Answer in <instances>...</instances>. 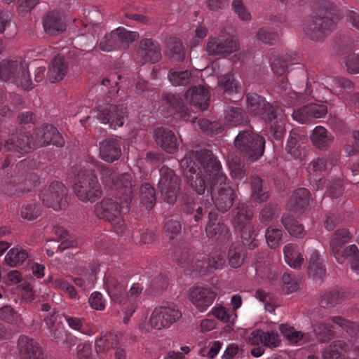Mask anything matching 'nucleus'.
Segmentation results:
<instances>
[{"mask_svg": "<svg viewBox=\"0 0 359 359\" xmlns=\"http://www.w3.org/2000/svg\"><path fill=\"white\" fill-rule=\"evenodd\" d=\"M187 184L196 194L210 192L217 210L224 213L232 207L235 193L229 180L222 171V165L212 151L205 149L191 151L180 162Z\"/></svg>", "mask_w": 359, "mask_h": 359, "instance_id": "nucleus-1", "label": "nucleus"}, {"mask_svg": "<svg viewBox=\"0 0 359 359\" xmlns=\"http://www.w3.org/2000/svg\"><path fill=\"white\" fill-rule=\"evenodd\" d=\"M132 175L125 172L118 174L110 168H102L101 180L106 187L114 191L116 199L106 198L95 205V213L99 218L111 223L117 234L130 233L122 217L124 210H128L133 198Z\"/></svg>", "mask_w": 359, "mask_h": 359, "instance_id": "nucleus-2", "label": "nucleus"}, {"mask_svg": "<svg viewBox=\"0 0 359 359\" xmlns=\"http://www.w3.org/2000/svg\"><path fill=\"white\" fill-rule=\"evenodd\" d=\"M175 257L181 267L197 276L205 275L213 269H222L226 262L225 252L219 250L210 252L206 258L203 254L193 257L189 250L184 249L180 253L176 252Z\"/></svg>", "mask_w": 359, "mask_h": 359, "instance_id": "nucleus-3", "label": "nucleus"}, {"mask_svg": "<svg viewBox=\"0 0 359 359\" xmlns=\"http://www.w3.org/2000/svg\"><path fill=\"white\" fill-rule=\"evenodd\" d=\"M32 164L29 160L20 161L16 164L14 175L1 182L0 191L9 196H20L30 191L39 180L38 175L32 169Z\"/></svg>", "mask_w": 359, "mask_h": 359, "instance_id": "nucleus-4", "label": "nucleus"}, {"mask_svg": "<svg viewBox=\"0 0 359 359\" xmlns=\"http://www.w3.org/2000/svg\"><path fill=\"white\" fill-rule=\"evenodd\" d=\"M91 166L100 168V170L102 168H106L102 165L100 167L99 162L93 161L91 163H86V165L79 169L75 175L73 188L77 197L82 201L93 202L100 198L102 194L100 184L95 173V170Z\"/></svg>", "mask_w": 359, "mask_h": 359, "instance_id": "nucleus-5", "label": "nucleus"}, {"mask_svg": "<svg viewBox=\"0 0 359 359\" xmlns=\"http://www.w3.org/2000/svg\"><path fill=\"white\" fill-rule=\"evenodd\" d=\"M0 79L14 83L25 91H29L34 87L30 78L29 64L22 57L0 62Z\"/></svg>", "mask_w": 359, "mask_h": 359, "instance_id": "nucleus-6", "label": "nucleus"}, {"mask_svg": "<svg viewBox=\"0 0 359 359\" xmlns=\"http://www.w3.org/2000/svg\"><path fill=\"white\" fill-rule=\"evenodd\" d=\"M352 233L347 229H337L331 241L330 249L332 254L337 262L343 264L348 260L351 264V269L356 273H359V250L356 245L353 244L344 249L342 246L349 242Z\"/></svg>", "mask_w": 359, "mask_h": 359, "instance_id": "nucleus-7", "label": "nucleus"}, {"mask_svg": "<svg viewBox=\"0 0 359 359\" xmlns=\"http://www.w3.org/2000/svg\"><path fill=\"white\" fill-rule=\"evenodd\" d=\"M233 145L243 157L255 161L264 154L265 140L252 128H248L238 133Z\"/></svg>", "mask_w": 359, "mask_h": 359, "instance_id": "nucleus-8", "label": "nucleus"}, {"mask_svg": "<svg viewBox=\"0 0 359 359\" xmlns=\"http://www.w3.org/2000/svg\"><path fill=\"white\" fill-rule=\"evenodd\" d=\"M337 20V17L327 9L319 10L316 16L305 23L304 32L311 40H323L335 28Z\"/></svg>", "mask_w": 359, "mask_h": 359, "instance_id": "nucleus-9", "label": "nucleus"}, {"mask_svg": "<svg viewBox=\"0 0 359 359\" xmlns=\"http://www.w3.org/2000/svg\"><path fill=\"white\" fill-rule=\"evenodd\" d=\"M330 323L317 322L313 325V331L320 342L330 340L337 333V330L345 331L351 337L359 334V324L343 318L341 316L332 317Z\"/></svg>", "mask_w": 359, "mask_h": 359, "instance_id": "nucleus-10", "label": "nucleus"}, {"mask_svg": "<svg viewBox=\"0 0 359 359\" xmlns=\"http://www.w3.org/2000/svg\"><path fill=\"white\" fill-rule=\"evenodd\" d=\"M339 161V156L335 153H330L323 157L313 159L307 167L310 182L316 190L325 187L326 180L320 177L335 166Z\"/></svg>", "mask_w": 359, "mask_h": 359, "instance_id": "nucleus-11", "label": "nucleus"}, {"mask_svg": "<svg viewBox=\"0 0 359 359\" xmlns=\"http://www.w3.org/2000/svg\"><path fill=\"white\" fill-rule=\"evenodd\" d=\"M91 114L103 124H108L111 128L116 129L123 125L127 117L126 107L124 104L105 103L99 104L92 110Z\"/></svg>", "mask_w": 359, "mask_h": 359, "instance_id": "nucleus-12", "label": "nucleus"}, {"mask_svg": "<svg viewBox=\"0 0 359 359\" xmlns=\"http://www.w3.org/2000/svg\"><path fill=\"white\" fill-rule=\"evenodd\" d=\"M246 99L248 109L252 116H258L265 121L281 118L280 112L283 109L277 104L266 102L262 96L256 93H248Z\"/></svg>", "mask_w": 359, "mask_h": 359, "instance_id": "nucleus-13", "label": "nucleus"}, {"mask_svg": "<svg viewBox=\"0 0 359 359\" xmlns=\"http://www.w3.org/2000/svg\"><path fill=\"white\" fill-rule=\"evenodd\" d=\"M159 175L158 189L164 201L173 204L180 191V178L173 170L165 165L160 168Z\"/></svg>", "mask_w": 359, "mask_h": 359, "instance_id": "nucleus-14", "label": "nucleus"}, {"mask_svg": "<svg viewBox=\"0 0 359 359\" xmlns=\"http://www.w3.org/2000/svg\"><path fill=\"white\" fill-rule=\"evenodd\" d=\"M181 317V311L175 305L161 306L152 311L149 323L151 328L160 330L170 327Z\"/></svg>", "mask_w": 359, "mask_h": 359, "instance_id": "nucleus-15", "label": "nucleus"}, {"mask_svg": "<svg viewBox=\"0 0 359 359\" xmlns=\"http://www.w3.org/2000/svg\"><path fill=\"white\" fill-rule=\"evenodd\" d=\"M43 203L55 210L65 209L67 206V190L60 182H53L48 188L39 195Z\"/></svg>", "mask_w": 359, "mask_h": 359, "instance_id": "nucleus-16", "label": "nucleus"}, {"mask_svg": "<svg viewBox=\"0 0 359 359\" xmlns=\"http://www.w3.org/2000/svg\"><path fill=\"white\" fill-rule=\"evenodd\" d=\"M314 82L323 85L331 93L343 99L348 94L346 92L354 88V84L350 79L339 76L318 74Z\"/></svg>", "mask_w": 359, "mask_h": 359, "instance_id": "nucleus-17", "label": "nucleus"}, {"mask_svg": "<svg viewBox=\"0 0 359 359\" xmlns=\"http://www.w3.org/2000/svg\"><path fill=\"white\" fill-rule=\"evenodd\" d=\"M238 48L236 41L232 36L220 35L210 37L206 46V51L211 55L226 57Z\"/></svg>", "mask_w": 359, "mask_h": 359, "instance_id": "nucleus-18", "label": "nucleus"}, {"mask_svg": "<svg viewBox=\"0 0 359 359\" xmlns=\"http://www.w3.org/2000/svg\"><path fill=\"white\" fill-rule=\"evenodd\" d=\"M217 217L218 215L215 210L210 211L205 233L208 238H215L222 244L229 241L231 233L226 224L220 222H217Z\"/></svg>", "mask_w": 359, "mask_h": 359, "instance_id": "nucleus-19", "label": "nucleus"}, {"mask_svg": "<svg viewBox=\"0 0 359 359\" xmlns=\"http://www.w3.org/2000/svg\"><path fill=\"white\" fill-rule=\"evenodd\" d=\"M216 297V292L209 287H196L189 292L191 302L201 313L205 312L212 304Z\"/></svg>", "mask_w": 359, "mask_h": 359, "instance_id": "nucleus-20", "label": "nucleus"}, {"mask_svg": "<svg viewBox=\"0 0 359 359\" xmlns=\"http://www.w3.org/2000/svg\"><path fill=\"white\" fill-rule=\"evenodd\" d=\"M327 113L325 104L310 103L294 110L292 116L294 120L300 123H306L313 118L324 117Z\"/></svg>", "mask_w": 359, "mask_h": 359, "instance_id": "nucleus-21", "label": "nucleus"}, {"mask_svg": "<svg viewBox=\"0 0 359 359\" xmlns=\"http://www.w3.org/2000/svg\"><path fill=\"white\" fill-rule=\"evenodd\" d=\"M32 139L28 133L19 130L8 137L5 142L4 148L7 151L21 154L29 152L34 146Z\"/></svg>", "mask_w": 359, "mask_h": 359, "instance_id": "nucleus-22", "label": "nucleus"}, {"mask_svg": "<svg viewBox=\"0 0 359 359\" xmlns=\"http://www.w3.org/2000/svg\"><path fill=\"white\" fill-rule=\"evenodd\" d=\"M36 141L42 147L50 144L61 147L65 144V140L57 129L52 125L46 124L37 129L34 133Z\"/></svg>", "mask_w": 359, "mask_h": 359, "instance_id": "nucleus-23", "label": "nucleus"}, {"mask_svg": "<svg viewBox=\"0 0 359 359\" xmlns=\"http://www.w3.org/2000/svg\"><path fill=\"white\" fill-rule=\"evenodd\" d=\"M104 286L112 302L118 304H126L128 294L127 284L125 282H119L113 276H105Z\"/></svg>", "mask_w": 359, "mask_h": 359, "instance_id": "nucleus-24", "label": "nucleus"}, {"mask_svg": "<svg viewBox=\"0 0 359 359\" xmlns=\"http://www.w3.org/2000/svg\"><path fill=\"white\" fill-rule=\"evenodd\" d=\"M18 348L21 359H46L39 344L27 336L19 337Z\"/></svg>", "mask_w": 359, "mask_h": 359, "instance_id": "nucleus-25", "label": "nucleus"}, {"mask_svg": "<svg viewBox=\"0 0 359 359\" xmlns=\"http://www.w3.org/2000/svg\"><path fill=\"white\" fill-rule=\"evenodd\" d=\"M155 142L168 153L173 154L178 149V142L174 133L168 128L158 127L154 133Z\"/></svg>", "mask_w": 359, "mask_h": 359, "instance_id": "nucleus-26", "label": "nucleus"}, {"mask_svg": "<svg viewBox=\"0 0 359 359\" xmlns=\"http://www.w3.org/2000/svg\"><path fill=\"white\" fill-rule=\"evenodd\" d=\"M138 56L141 57L142 64L147 62L155 63L161 57L160 47L151 39H144L140 43Z\"/></svg>", "mask_w": 359, "mask_h": 359, "instance_id": "nucleus-27", "label": "nucleus"}, {"mask_svg": "<svg viewBox=\"0 0 359 359\" xmlns=\"http://www.w3.org/2000/svg\"><path fill=\"white\" fill-rule=\"evenodd\" d=\"M187 100L201 111L205 110L209 104V91L201 85L191 87L185 94Z\"/></svg>", "mask_w": 359, "mask_h": 359, "instance_id": "nucleus-28", "label": "nucleus"}, {"mask_svg": "<svg viewBox=\"0 0 359 359\" xmlns=\"http://www.w3.org/2000/svg\"><path fill=\"white\" fill-rule=\"evenodd\" d=\"M100 157L106 162H114L121 155L119 140L116 138H107L99 144Z\"/></svg>", "mask_w": 359, "mask_h": 359, "instance_id": "nucleus-29", "label": "nucleus"}, {"mask_svg": "<svg viewBox=\"0 0 359 359\" xmlns=\"http://www.w3.org/2000/svg\"><path fill=\"white\" fill-rule=\"evenodd\" d=\"M43 25L45 32L49 35H56L66 29L64 18L57 11L48 13L43 20Z\"/></svg>", "mask_w": 359, "mask_h": 359, "instance_id": "nucleus-30", "label": "nucleus"}, {"mask_svg": "<svg viewBox=\"0 0 359 359\" xmlns=\"http://www.w3.org/2000/svg\"><path fill=\"white\" fill-rule=\"evenodd\" d=\"M90 269L81 268L76 270V273L79 277H72L71 279L74 283L78 287L85 290L87 286L93 283L96 279V275L99 271V266L96 264H90Z\"/></svg>", "mask_w": 359, "mask_h": 359, "instance_id": "nucleus-31", "label": "nucleus"}, {"mask_svg": "<svg viewBox=\"0 0 359 359\" xmlns=\"http://www.w3.org/2000/svg\"><path fill=\"white\" fill-rule=\"evenodd\" d=\"M62 317L71 330L87 336H92L95 334L93 325L86 318L71 316L65 313H62Z\"/></svg>", "mask_w": 359, "mask_h": 359, "instance_id": "nucleus-32", "label": "nucleus"}, {"mask_svg": "<svg viewBox=\"0 0 359 359\" xmlns=\"http://www.w3.org/2000/svg\"><path fill=\"white\" fill-rule=\"evenodd\" d=\"M68 71V66L65 57L58 54L50 65L48 77L51 83L60 81L64 79Z\"/></svg>", "mask_w": 359, "mask_h": 359, "instance_id": "nucleus-33", "label": "nucleus"}, {"mask_svg": "<svg viewBox=\"0 0 359 359\" xmlns=\"http://www.w3.org/2000/svg\"><path fill=\"white\" fill-rule=\"evenodd\" d=\"M252 210L250 206L244 202H239L236 205L235 215L233 218V225L236 229L241 228L248 224H252Z\"/></svg>", "mask_w": 359, "mask_h": 359, "instance_id": "nucleus-34", "label": "nucleus"}, {"mask_svg": "<svg viewBox=\"0 0 359 359\" xmlns=\"http://www.w3.org/2000/svg\"><path fill=\"white\" fill-rule=\"evenodd\" d=\"M311 140L316 148L326 150L332 143L334 137L326 128L319 126L313 130Z\"/></svg>", "mask_w": 359, "mask_h": 359, "instance_id": "nucleus-35", "label": "nucleus"}, {"mask_svg": "<svg viewBox=\"0 0 359 359\" xmlns=\"http://www.w3.org/2000/svg\"><path fill=\"white\" fill-rule=\"evenodd\" d=\"M224 120L231 126H240L248 123V117L240 107L228 106L224 111Z\"/></svg>", "mask_w": 359, "mask_h": 359, "instance_id": "nucleus-36", "label": "nucleus"}, {"mask_svg": "<svg viewBox=\"0 0 359 359\" xmlns=\"http://www.w3.org/2000/svg\"><path fill=\"white\" fill-rule=\"evenodd\" d=\"M285 262L293 269L301 267L304 258L299 247L293 243L287 244L283 248Z\"/></svg>", "mask_w": 359, "mask_h": 359, "instance_id": "nucleus-37", "label": "nucleus"}, {"mask_svg": "<svg viewBox=\"0 0 359 359\" xmlns=\"http://www.w3.org/2000/svg\"><path fill=\"white\" fill-rule=\"evenodd\" d=\"M310 202V192L306 188L296 189L291 196L288 205L294 210H302Z\"/></svg>", "mask_w": 359, "mask_h": 359, "instance_id": "nucleus-38", "label": "nucleus"}, {"mask_svg": "<svg viewBox=\"0 0 359 359\" xmlns=\"http://www.w3.org/2000/svg\"><path fill=\"white\" fill-rule=\"evenodd\" d=\"M308 271L310 276L314 278H320L325 273V267L320 259L317 250H310Z\"/></svg>", "mask_w": 359, "mask_h": 359, "instance_id": "nucleus-39", "label": "nucleus"}, {"mask_svg": "<svg viewBox=\"0 0 359 359\" xmlns=\"http://www.w3.org/2000/svg\"><path fill=\"white\" fill-rule=\"evenodd\" d=\"M281 223L288 233L293 237L302 238L306 235V231L302 224H299L290 214H284L281 218Z\"/></svg>", "mask_w": 359, "mask_h": 359, "instance_id": "nucleus-40", "label": "nucleus"}, {"mask_svg": "<svg viewBox=\"0 0 359 359\" xmlns=\"http://www.w3.org/2000/svg\"><path fill=\"white\" fill-rule=\"evenodd\" d=\"M163 100L170 105L172 110L180 115L184 121H188L191 116L188 107L184 105L179 97L173 94H165Z\"/></svg>", "mask_w": 359, "mask_h": 359, "instance_id": "nucleus-41", "label": "nucleus"}, {"mask_svg": "<svg viewBox=\"0 0 359 359\" xmlns=\"http://www.w3.org/2000/svg\"><path fill=\"white\" fill-rule=\"evenodd\" d=\"M29 257L28 252L22 248H11L5 256V262L11 267L22 265Z\"/></svg>", "mask_w": 359, "mask_h": 359, "instance_id": "nucleus-42", "label": "nucleus"}, {"mask_svg": "<svg viewBox=\"0 0 359 359\" xmlns=\"http://www.w3.org/2000/svg\"><path fill=\"white\" fill-rule=\"evenodd\" d=\"M118 343L117 335L109 332L96 339L95 347L97 353H104L116 348Z\"/></svg>", "mask_w": 359, "mask_h": 359, "instance_id": "nucleus-43", "label": "nucleus"}, {"mask_svg": "<svg viewBox=\"0 0 359 359\" xmlns=\"http://www.w3.org/2000/svg\"><path fill=\"white\" fill-rule=\"evenodd\" d=\"M271 60V69L278 76L284 75L290 65L297 62V60L292 58L290 55H287L284 57L273 55Z\"/></svg>", "mask_w": 359, "mask_h": 359, "instance_id": "nucleus-44", "label": "nucleus"}, {"mask_svg": "<svg viewBox=\"0 0 359 359\" xmlns=\"http://www.w3.org/2000/svg\"><path fill=\"white\" fill-rule=\"evenodd\" d=\"M252 196L254 200L262 203L269 198L266 187L264 186L263 180L258 176H252L250 180Z\"/></svg>", "mask_w": 359, "mask_h": 359, "instance_id": "nucleus-45", "label": "nucleus"}, {"mask_svg": "<svg viewBox=\"0 0 359 359\" xmlns=\"http://www.w3.org/2000/svg\"><path fill=\"white\" fill-rule=\"evenodd\" d=\"M347 344L341 340L334 341L323 353V359H344Z\"/></svg>", "mask_w": 359, "mask_h": 359, "instance_id": "nucleus-46", "label": "nucleus"}, {"mask_svg": "<svg viewBox=\"0 0 359 359\" xmlns=\"http://www.w3.org/2000/svg\"><path fill=\"white\" fill-rule=\"evenodd\" d=\"M140 197L141 203L145 206L147 210L154 208L156 202L155 189L149 183L142 184L140 189Z\"/></svg>", "mask_w": 359, "mask_h": 359, "instance_id": "nucleus-47", "label": "nucleus"}, {"mask_svg": "<svg viewBox=\"0 0 359 359\" xmlns=\"http://www.w3.org/2000/svg\"><path fill=\"white\" fill-rule=\"evenodd\" d=\"M121 79V75L112 74L109 77L104 79L102 81L101 90L106 93L107 98L111 100L116 97L119 90L118 80Z\"/></svg>", "mask_w": 359, "mask_h": 359, "instance_id": "nucleus-48", "label": "nucleus"}, {"mask_svg": "<svg viewBox=\"0 0 359 359\" xmlns=\"http://www.w3.org/2000/svg\"><path fill=\"white\" fill-rule=\"evenodd\" d=\"M0 320L17 327H20L23 325L21 315L12 306L8 305L0 308Z\"/></svg>", "mask_w": 359, "mask_h": 359, "instance_id": "nucleus-49", "label": "nucleus"}, {"mask_svg": "<svg viewBox=\"0 0 359 359\" xmlns=\"http://www.w3.org/2000/svg\"><path fill=\"white\" fill-rule=\"evenodd\" d=\"M302 137L303 135L296 130H292L290 133L285 149L293 158L296 159L301 156L299 141Z\"/></svg>", "mask_w": 359, "mask_h": 359, "instance_id": "nucleus-50", "label": "nucleus"}, {"mask_svg": "<svg viewBox=\"0 0 359 359\" xmlns=\"http://www.w3.org/2000/svg\"><path fill=\"white\" fill-rule=\"evenodd\" d=\"M308 80L309 79L308 78ZM311 84L309 81L306 83V87L304 90V93H297L294 90H290L288 93H285L283 95L284 101L287 106H292L294 104H299L302 103L304 100V96H309L312 93Z\"/></svg>", "mask_w": 359, "mask_h": 359, "instance_id": "nucleus-51", "label": "nucleus"}, {"mask_svg": "<svg viewBox=\"0 0 359 359\" xmlns=\"http://www.w3.org/2000/svg\"><path fill=\"white\" fill-rule=\"evenodd\" d=\"M168 77L173 86H186L191 81V73L188 70L172 69L169 71Z\"/></svg>", "mask_w": 359, "mask_h": 359, "instance_id": "nucleus-52", "label": "nucleus"}, {"mask_svg": "<svg viewBox=\"0 0 359 359\" xmlns=\"http://www.w3.org/2000/svg\"><path fill=\"white\" fill-rule=\"evenodd\" d=\"M115 32L117 34L120 49L127 48L131 43L139 37L138 32L128 31L123 27H118L115 29Z\"/></svg>", "mask_w": 359, "mask_h": 359, "instance_id": "nucleus-53", "label": "nucleus"}, {"mask_svg": "<svg viewBox=\"0 0 359 359\" xmlns=\"http://www.w3.org/2000/svg\"><path fill=\"white\" fill-rule=\"evenodd\" d=\"M198 125L203 131L210 135L220 134L224 130V126L220 122L210 121L206 118L198 119Z\"/></svg>", "mask_w": 359, "mask_h": 359, "instance_id": "nucleus-54", "label": "nucleus"}, {"mask_svg": "<svg viewBox=\"0 0 359 359\" xmlns=\"http://www.w3.org/2000/svg\"><path fill=\"white\" fill-rule=\"evenodd\" d=\"M238 229L241 232L244 245H248L250 249H254L257 246L258 241L255 239L256 233L252 224Z\"/></svg>", "mask_w": 359, "mask_h": 359, "instance_id": "nucleus-55", "label": "nucleus"}, {"mask_svg": "<svg viewBox=\"0 0 359 359\" xmlns=\"http://www.w3.org/2000/svg\"><path fill=\"white\" fill-rule=\"evenodd\" d=\"M168 48L171 57L177 61H182L185 57V50L182 43L177 38H170L168 43Z\"/></svg>", "mask_w": 359, "mask_h": 359, "instance_id": "nucleus-56", "label": "nucleus"}, {"mask_svg": "<svg viewBox=\"0 0 359 359\" xmlns=\"http://www.w3.org/2000/svg\"><path fill=\"white\" fill-rule=\"evenodd\" d=\"M210 313L218 320L224 323H233L237 315L234 311L226 309L222 306H215L212 309Z\"/></svg>", "mask_w": 359, "mask_h": 359, "instance_id": "nucleus-57", "label": "nucleus"}, {"mask_svg": "<svg viewBox=\"0 0 359 359\" xmlns=\"http://www.w3.org/2000/svg\"><path fill=\"white\" fill-rule=\"evenodd\" d=\"M243 248L240 244H232L228 252L229 265L232 268H238L243 262L242 256Z\"/></svg>", "mask_w": 359, "mask_h": 359, "instance_id": "nucleus-58", "label": "nucleus"}, {"mask_svg": "<svg viewBox=\"0 0 359 359\" xmlns=\"http://www.w3.org/2000/svg\"><path fill=\"white\" fill-rule=\"evenodd\" d=\"M280 330L283 335L292 344H297L299 341L306 337V335L296 330L293 327H290L286 325H281Z\"/></svg>", "mask_w": 359, "mask_h": 359, "instance_id": "nucleus-59", "label": "nucleus"}, {"mask_svg": "<svg viewBox=\"0 0 359 359\" xmlns=\"http://www.w3.org/2000/svg\"><path fill=\"white\" fill-rule=\"evenodd\" d=\"M99 46L102 50L107 52L120 49L115 30L106 34L101 40Z\"/></svg>", "mask_w": 359, "mask_h": 359, "instance_id": "nucleus-60", "label": "nucleus"}, {"mask_svg": "<svg viewBox=\"0 0 359 359\" xmlns=\"http://www.w3.org/2000/svg\"><path fill=\"white\" fill-rule=\"evenodd\" d=\"M40 215V206L34 202L27 203L22 206L20 215L24 219L33 221L37 219Z\"/></svg>", "mask_w": 359, "mask_h": 359, "instance_id": "nucleus-61", "label": "nucleus"}, {"mask_svg": "<svg viewBox=\"0 0 359 359\" xmlns=\"http://www.w3.org/2000/svg\"><path fill=\"white\" fill-rule=\"evenodd\" d=\"M257 38L264 43L273 45L279 39V34L273 29L264 27L259 29L257 33Z\"/></svg>", "mask_w": 359, "mask_h": 359, "instance_id": "nucleus-62", "label": "nucleus"}, {"mask_svg": "<svg viewBox=\"0 0 359 359\" xmlns=\"http://www.w3.org/2000/svg\"><path fill=\"white\" fill-rule=\"evenodd\" d=\"M164 232L170 239H173L177 235H179L181 232V224L177 219V217L175 218L171 217L168 219L164 225Z\"/></svg>", "mask_w": 359, "mask_h": 359, "instance_id": "nucleus-63", "label": "nucleus"}, {"mask_svg": "<svg viewBox=\"0 0 359 359\" xmlns=\"http://www.w3.org/2000/svg\"><path fill=\"white\" fill-rule=\"evenodd\" d=\"M219 83L223 88L224 91L227 93H238L240 85L233 79L231 73L225 74L219 80Z\"/></svg>", "mask_w": 359, "mask_h": 359, "instance_id": "nucleus-64", "label": "nucleus"}]
</instances>
